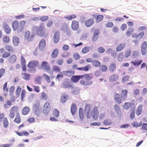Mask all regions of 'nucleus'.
<instances>
[{
    "label": "nucleus",
    "instance_id": "obj_22",
    "mask_svg": "<svg viewBox=\"0 0 147 147\" xmlns=\"http://www.w3.org/2000/svg\"><path fill=\"white\" fill-rule=\"evenodd\" d=\"M69 97L68 94L65 93H64L61 97V101L62 103H64Z\"/></svg>",
    "mask_w": 147,
    "mask_h": 147
},
{
    "label": "nucleus",
    "instance_id": "obj_35",
    "mask_svg": "<svg viewBox=\"0 0 147 147\" xmlns=\"http://www.w3.org/2000/svg\"><path fill=\"white\" fill-rule=\"evenodd\" d=\"M59 51L57 49H54L52 52L51 56L53 58H55L57 57L59 53Z\"/></svg>",
    "mask_w": 147,
    "mask_h": 147
},
{
    "label": "nucleus",
    "instance_id": "obj_54",
    "mask_svg": "<svg viewBox=\"0 0 147 147\" xmlns=\"http://www.w3.org/2000/svg\"><path fill=\"white\" fill-rule=\"evenodd\" d=\"M135 107H134V109L131 111L130 114V117L131 119H133L135 117Z\"/></svg>",
    "mask_w": 147,
    "mask_h": 147
},
{
    "label": "nucleus",
    "instance_id": "obj_7",
    "mask_svg": "<svg viewBox=\"0 0 147 147\" xmlns=\"http://www.w3.org/2000/svg\"><path fill=\"white\" fill-rule=\"evenodd\" d=\"M40 68L47 72H49L51 70V67L49 63L46 61H43L41 62Z\"/></svg>",
    "mask_w": 147,
    "mask_h": 147
},
{
    "label": "nucleus",
    "instance_id": "obj_41",
    "mask_svg": "<svg viewBox=\"0 0 147 147\" xmlns=\"http://www.w3.org/2000/svg\"><path fill=\"white\" fill-rule=\"evenodd\" d=\"M18 107L17 106H15L12 107L10 109L9 111L15 114V113H18Z\"/></svg>",
    "mask_w": 147,
    "mask_h": 147
},
{
    "label": "nucleus",
    "instance_id": "obj_25",
    "mask_svg": "<svg viewBox=\"0 0 147 147\" xmlns=\"http://www.w3.org/2000/svg\"><path fill=\"white\" fill-rule=\"evenodd\" d=\"M46 42L44 39H42L40 42L39 45V48L40 49L43 50L45 48Z\"/></svg>",
    "mask_w": 147,
    "mask_h": 147
},
{
    "label": "nucleus",
    "instance_id": "obj_15",
    "mask_svg": "<svg viewBox=\"0 0 147 147\" xmlns=\"http://www.w3.org/2000/svg\"><path fill=\"white\" fill-rule=\"evenodd\" d=\"M147 43L146 41L143 42L141 46V52L142 55H145L146 53Z\"/></svg>",
    "mask_w": 147,
    "mask_h": 147
},
{
    "label": "nucleus",
    "instance_id": "obj_60",
    "mask_svg": "<svg viewBox=\"0 0 147 147\" xmlns=\"http://www.w3.org/2000/svg\"><path fill=\"white\" fill-rule=\"evenodd\" d=\"M131 52V50L129 49H127L125 53V57L127 58L130 55Z\"/></svg>",
    "mask_w": 147,
    "mask_h": 147
},
{
    "label": "nucleus",
    "instance_id": "obj_36",
    "mask_svg": "<svg viewBox=\"0 0 147 147\" xmlns=\"http://www.w3.org/2000/svg\"><path fill=\"white\" fill-rule=\"evenodd\" d=\"M76 105L74 103H73L71 107V112L73 115H74L76 111Z\"/></svg>",
    "mask_w": 147,
    "mask_h": 147
},
{
    "label": "nucleus",
    "instance_id": "obj_11",
    "mask_svg": "<svg viewBox=\"0 0 147 147\" xmlns=\"http://www.w3.org/2000/svg\"><path fill=\"white\" fill-rule=\"evenodd\" d=\"M144 34V32H142L138 34L134 33L132 34V36L134 38H136L139 40H141L143 38Z\"/></svg>",
    "mask_w": 147,
    "mask_h": 147
},
{
    "label": "nucleus",
    "instance_id": "obj_19",
    "mask_svg": "<svg viewBox=\"0 0 147 147\" xmlns=\"http://www.w3.org/2000/svg\"><path fill=\"white\" fill-rule=\"evenodd\" d=\"M81 79H82V75L74 76L71 78L72 81L75 83L78 82Z\"/></svg>",
    "mask_w": 147,
    "mask_h": 147
},
{
    "label": "nucleus",
    "instance_id": "obj_3",
    "mask_svg": "<svg viewBox=\"0 0 147 147\" xmlns=\"http://www.w3.org/2000/svg\"><path fill=\"white\" fill-rule=\"evenodd\" d=\"M128 91L126 89H123L121 90V96L119 94L115 93L114 94V99L115 101L119 104L122 102L121 99L125 100L127 97Z\"/></svg>",
    "mask_w": 147,
    "mask_h": 147
},
{
    "label": "nucleus",
    "instance_id": "obj_8",
    "mask_svg": "<svg viewBox=\"0 0 147 147\" xmlns=\"http://www.w3.org/2000/svg\"><path fill=\"white\" fill-rule=\"evenodd\" d=\"M51 106L50 103L47 102L45 103L43 106V112L45 115H47L50 111Z\"/></svg>",
    "mask_w": 147,
    "mask_h": 147
},
{
    "label": "nucleus",
    "instance_id": "obj_21",
    "mask_svg": "<svg viewBox=\"0 0 147 147\" xmlns=\"http://www.w3.org/2000/svg\"><path fill=\"white\" fill-rule=\"evenodd\" d=\"M126 44L125 43H121L118 45L116 47V51L119 52L123 50L125 47Z\"/></svg>",
    "mask_w": 147,
    "mask_h": 147
},
{
    "label": "nucleus",
    "instance_id": "obj_32",
    "mask_svg": "<svg viewBox=\"0 0 147 147\" xmlns=\"http://www.w3.org/2000/svg\"><path fill=\"white\" fill-rule=\"evenodd\" d=\"M90 66L89 65H87L84 67H79L77 68V69L78 70H82L85 71H88L89 69L90 68Z\"/></svg>",
    "mask_w": 147,
    "mask_h": 147
},
{
    "label": "nucleus",
    "instance_id": "obj_17",
    "mask_svg": "<svg viewBox=\"0 0 147 147\" xmlns=\"http://www.w3.org/2000/svg\"><path fill=\"white\" fill-rule=\"evenodd\" d=\"M72 29L74 30H77L79 27L78 22L76 20H74L72 21L71 25Z\"/></svg>",
    "mask_w": 147,
    "mask_h": 147
},
{
    "label": "nucleus",
    "instance_id": "obj_18",
    "mask_svg": "<svg viewBox=\"0 0 147 147\" xmlns=\"http://www.w3.org/2000/svg\"><path fill=\"white\" fill-rule=\"evenodd\" d=\"M40 104L39 103H36L34 105L33 108V111L35 114L38 115L39 113V108Z\"/></svg>",
    "mask_w": 147,
    "mask_h": 147
},
{
    "label": "nucleus",
    "instance_id": "obj_2",
    "mask_svg": "<svg viewBox=\"0 0 147 147\" xmlns=\"http://www.w3.org/2000/svg\"><path fill=\"white\" fill-rule=\"evenodd\" d=\"M33 29L35 32V34L40 37H46L48 35L47 32L45 31V29L43 24H41L38 26H35Z\"/></svg>",
    "mask_w": 147,
    "mask_h": 147
},
{
    "label": "nucleus",
    "instance_id": "obj_14",
    "mask_svg": "<svg viewBox=\"0 0 147 147\" xmlns=\"http://www.w3.org/2000/svg\"><path fill=\"white\" fill-rule=\"evenodd\" d=\"M119 77L117 74H114L111 75L109 77V80L111 82H113L117 81L119 79Z\"/></svg>",
    "mask_w": 147,
    "mask_h": 147
},
{
    "label": "nucleus",
    "instance_id": "obj_38",
    "mask_svg": "<svg viewBox=\"0 0 147 147\" xmlns=\"http://www.w3.org/2000/svg\"><path fill=\"white\" fill-rule=\"evenodd\" d=\"M42 78V77L41 76H37L35 78L34 81L36 84H41V80Z\"/></svg>",
    "mask_w": 147,
    "mask_h": 147
},
{
    "label": "nucleus",
    "instance_id": "obj_44",
    "mask_svg": "<svg viewBox=\"0 0 147 147\" xmlns=\"http://www.w3.org/2000/svg\"><path fill=\"white\" fill-rule=\"evenodd\" d=\"M79 115L80 118L81 120H83L84 119V116L83 111L81 108H80L79 109Z\"/></svg>",
    "mask_w": 147,
    "mask_h": 147
},
{
    "label": "nucleus",
    "instance_id": "obj_29",
    "mask_svg": "<svg viewBox=\"0 0 147 147\" xmlns=\"http://www.w3.org/2000/svg\"><path fill=\"white\" fill-rule=\"evenodd\" d=\"M21 119L20 115L18 113H16L14 121L16 123L19 124L21 123Z\"/></svg>",
    "mask_w": 147,
    "mask_h": 147
},
{
    "label": "nucleus",
    "instance_id": "obj_27",
    "mask_svg": "<svg viewBox=\"0 0 147 147\" xmlns=\"http://www.w3.org/2000/svg\"><path fill=\"white\" fill-rule=\"evenodd\" d=\"M116 68V65L115 63H113L110 64L109 67V70L111 73L113 72Z\"/></svg>",
    "mask_w": 147,
    "mask_h": 147
},
{
    "label": "nucleus",
    "instance_id": "obj_37",
    "mask_svg": "<svg viewBox=\"0 0 147 147\" xmlns=\"http://www.w3.org/2000/svg\"><path fill=\"white\" fill-rule=\"evenodd\" d=\"M4 30L7 34L10 33L11 29L10 27L7 24H5L4 27Z\"/></svg>",
    "mask_w": 147,
    "mask_h": 147
},
{
    "label": "nucleus",
    "instance_id": "obj_28",
    "mask_svg": "<svg viewBox=\"0 0 147 147\" xmlns=\"http://www.w3.org/2000/svg\"><path fill=\"white\" fill-rule=\"evenodd\" d=\"M135 104L131 103L130 102H126L124 103L123 105V108L126 110H128L132 105H134Z\"/></svg>",
    "mask_w": 147,
    "mask_h": 147
},
{
    "label": "nucleus",
    "instance_id": "obj_59",
    "mask_svg": "<svg viewBox=\"0 0 147 147\" xmlns=\"http://www.w3.org/2000/svg\"><path fill=\"white\" fill-rule=\"evenodd\" d=\"M129 76H125L123 77L122 79V82H125L129 80Z\"/></svg>",
    "mask_w": 147,
    "mask_h": 147
},
{
    "label": "nucleus",
    "instance_id": "obj_42",
    "mask_svg": "<svg viewBox=\"0 0 147 147\" xmlns=\"http://www.w3.org/2000/svg\"><path fill=\"white\" fill-rule=\"evenodd\" d=\"M30 111V109L28 107H25L23 108L22 111V114L26 115L28 114Z\"/></svg>",
    "mask_w": 147,
    "mask_h": 147
},
{
    "label": "nucleus",
    "instance_id": "obj_47",
    "mask_svg": "<svg viewBox=\"0 0 147 147\" xmlns=\"http://www.w3.org/2000/svg\"><path fill=\"white\" fill-rule=\"evenodd\" d=\"M2 39L3 41L5 43H8L10 42V38L8 36H3V37Z\"/></svg>",
    "mask_w": 147,
    "mask_h": 147
},
{
    "label": "nucleus",
    "instance_id": "obj_61",
    "mask_svg": "<svg viewBox=\"0 0 147 147\" xmlns=\"http://www.w3.org/2000/svg\"><path fill=\"white\" fill-rule=\"evenodd\" d=\"M142 125L141 129L142 130L147 131V123H143Z\"/></svg>",
    "mask_w": 147,
    "mask_h": 147
},
{
    "label": "nucleus",
    "instance_id": "obj_62",
    "mask_svg": "<svg viewBox=\"0 0 147 147\" xmlns=\"http://www.w3.org/2000/svg\"><path fill=\"white\" fill-rule=\"evenodd\" d=\"M76 16L75 14H74L72 15H70L69 16H66L65 17V18L69 20H70L72 19L73 18H76Z\"/></svg>",
    "mask_w": 147,
    "mask_h": 147
},
{
    "label": "nucleus",
    "instance_id": "obj_40",
    "mask_svg": "<svg viewBox=\"0 0 147 147\" xmlns=\"http://www.w3.org/2000/svg\"><path fill=\"white\" fill-rule=\"evenodd\" d=\"M22 78L26 80H30V75L26 73H22Z\"/></svg>",
    "mask_w": 147,
    "mask_h": 147
},
{
    "label": "nucleus",
    "instance_id": "obj_12",
    "mask_svg": "<svg viewBox=\"0 0 147 147\" xmlns=\"http://www.w3.org/2000/svg\"><path fill=\"white\" fill-rule=\"evenodd\" d=\"M39 63L38 61L36 60H32L29 62L27 66L29 68H34L38 66Z\"/></svg>",
    "mask_w": 147,
    "mask_h": 147
},
{
    "label": "nucleus",
    "instance_id": "obj_58",
    "mask_svg": "<svg viewBox=\"0 0 147 147\" xmlns=\"http://www.w3.org/2000/svg\"><path fill=\"white\" fill-rule=\"evenodd\" d=\"M20 63L21 65L26 64V61L23 56H21L20 58Z\"/></svg>",
    "mask_w": 147,
    "mask_h": 147
},
{
    "label": "nucleus",
    "instance_id": "obj_43",
    "mask_svg": "<svg viewBox=\"0 0 147 147\" xmlns=\"http://www.w3.org/2000/svg\"><path fill=\"white\" fill-rule=\"evenodd\" d=\"M92 64L93 66L96 67H98L101 65L100 62L97 60H94L92 62Z\"/></svg>",
    "mask_w": 147,
    "mask_h": 147
},
{
    "label": "nucleus",
    "instance_id": "obj_55",
    "mask_svg": "<svg viewBox=\"0 0 147 147\" xmlns=\"http://www.w3.org/2000/svg\"><path fill=\"white\" fill-rule=\"evenodd\" d=\"M142 124V122L141 121L140 123L139 124L138 122L136 121H134L132 124V125L135 127H138L140 126Z\"/></svg>",
    "mask_w": 147,
    "mask_h": 147
},
{
    "label": "nucleus",
    "instance_id": "obj_30",
    "mask_svg": "<svg viewBox=\"0 0 147 147\" xmlns=\"http://www.w3.org/2000/svg\"><path fill=\"white\" fill-rule=\"evenodd\" d=\"M13 45L16 46H18L20 42L19 39L17 36H14L13 38Z\"/></svg>",
    "mask_w": 147,
    "mask_h": 147
},
{
    "label": "nucleus",
    "instance_id": "obj_13",
    "mask_svg": "<svg viewBox=\"0 0 147 147\" xmlns=\"http://www.w3.org/2000/svg\"><path fill=\"white\" fill-rule=\"evenodd\" d=\"M100 34V30L98 29H95L92 37L93 42L96 41L98 39Z\"/></svg>",
    "mask_w": 147,
    "mask_h": 147
},
{
    "label": "nucleus",
    "instance_id": "obj_53",
    "mask_svg": "<svg viewBox=\"0 0 147 147\" xmlns=\"http://www.w3.org/2000/svg\"><path fill=\"white\" fill-rule=\"evenodd\" d=\"M100 69L102 72H106L108 70V68L106 65H102L100 67Z\"/></svg>",
    "mask_w": 147,
    "mask_h": 147
},
{
    "label": "nucleus",
    "instance_id": "obj_20",
    "mask_svg": "<svg viewBox=\"0 0 147 147\" xmlns=\"http://www.w3.org/2000/svg\"><path fill=\"white\" fill-rule=\"evenodd\" d=\"M80 83L81 85L83 86H90L92 84V81H87L84 80H80Z\"/></svg>",
    "mask_w": 147,
    "mask_h": 147
},
{
    "label": "nucleus",
    "instance_id": "obj_26",
    "mask_svg": "<svg viewBox=\"0 0 147 147\" xmlns=\"http://www.w3.org/2000/svg\"><path fill=\"white\" fill-rule=\"evenodd\" d=\"M64 75L68 77H70L74 74L75 71L72 70L63 71Z\"/></svg>",
    "mask_w": 147,
    "mask_h": 147
},
{
    "label": "nucleus",
    "instance_id": "obj_64",
    "mask_svg": "<svg viewBox=\"0 0 147 147\" xmlns=\"http://www.w3.org/2000/svg\"><path fill=\"white\" fill-rule=\"evenodd\" d=\"M98 51L99 53H104L105 51V49L102 47H100L98 48Z\"/></svg>",
    "mask_w": 147,
    "mask_h": 147
},
{
    "label": "nucleus",
    "instance_id": "obj_1",
    "mask_svg": "<svg viewBox=\"0 0 147 147\" xmlns=\"http://www.w3.org/2000/svg\"><path fill=\"white\" fill-rule=\"evenodd\" d=\"M26 24L25 20H22L19 22L17 20H15L12 23V26L14 31H17L18 32H22Z\"/></svg>",
    "mask_w": 147,
    "mask_h": 147
},
{
    "label": "nucleus",
    "instance_id": "obj_16",
    "mask_svg": "<svg viewBox=\"0 0 147 147\" xmlns=\"http://www.w3.org/2000/svg\"><path fill=\"white\" fill-rule=\"evenodd\" d=\"M59 40V32L58 30L55 32L53 37V40L55 43H57Z\"/></svg>",
    "mask_w": 147,
    "mask_h": 147
},
{
    "label": "nucleus",
    "instance_id": "obj_34",
    "mask_svg": "<svg viewBox=\"0 0 147 147\" xmlns=\"http://www.w3.org/2000/svg\"><path fill=\"white\" fill-rule=\"evenodd\" d=\"M17 59L16 56L14 55H12L9 57V61L11 63H13L16 61Z\"/></svg>",
    "mask_w": 147,
    "mask_h": 147
},
{
    "label": "nucleus",
    "instance_id": "obj_31",
    "mask_svg": "<svg viewBox=\"0 0 147 147\" xmlns=\"http://www.w3.org/2000/svg\"><path fill=\"white\" fill-rule=\"evenodd\" d=\"M82 79L85 78L86 80L87 81H90L92 78V75L88 74H85L82 75Z\"/></svg>",
    "mask_w": 147,
    "mask_h": 147
},
{
    "label": "nucleus",
    "instance_id": "obj_4",
    "mask_svg": "<svg viewBox=\"0 0 147 147\" xmlns=\"http://www.w3.org/2000/svg\"><path fill=\"white\" fill-rule=\"evenodd\" d=\"M35 36L36 34L34 33H31L30 31L27 30L25 33L24 38L28 42L32 41Z\"/></svg>",
    "mask_w": 147,
    "mask_h": 147
},
{
    "label": "nucleus",
    "instance_id": "obj_56",
    "mask_svg": "<svg viewBox=\"0 0 147 147\" xmlns=\"http://www.w3.org/2000/svg\"><path fill=\"white\" fill-rule=\"evenodd\" d=\"M11 55V53L8 52H4L2 55V57L3 58H6L9 57Z\"/></svg>",
    "mask_w": 147,
    "mask_h": 147
},
{
    "label": "nucleus",
    "instance_id": "obj_51",
    "mask_svg": "<svg viewBox=\"0 0 147 147\" xmlns=\"http://www.w3.org/2000/svg\"><path fill=\"white\" fill-rule=\"evenodd\" d=\"M53 114L55 117H58L59 116V110L57 109H55L53 112Z\"/></svg>",
    "mask_w": 147,
    "mask_h": 147
},
{
    "label": "nucleus",
    "instance_id": "obj_48",
    "mask_svg": "<svg viewBox=\"0 0 147 147\" xmlns=\"http://www.w3.org/2000/svg\"><path fill=\"white\" fill-rule=\"evenodd\" d=\"M104 16L102 15H97L96 18V23H99L103 20Z\"/></svg>",
    "mask_w": 147,
    "mask_h": 147
},
{
    "label": "nucleus",
    "instance_id": "obj_57",
    "mask_svg": "<svg viewBox=\"0 0 147 147\" xmlns=\"http://www.w3.org/2000/svg\"><path fill=\"white\" fill-rule=\"evenodd\" d=\"M15 90V87L14 86H11L9 89V95H12L14 93Z\"/></svg>",
    "mask_w": 147,
    "mask_h": 147
},
{
    "label": "nucleus",
    "instance_id": "obj_50",
    "mask_svg": "<svg viewBox=\"0 0 147 147\" xmlns=\"http://www.w3.org/2000/svg\"><path fill=\"white\" fill-rule=\"evenodd\" d=\"M3 127L5 128H7L9 125V122L7 118H5L3 120Z\"/></svg>",
    "mask_w": 147,
    "mask_h": 147
},
{
    "label": "nucleus",
    "instance_id": "obj_39",
    "mask_svg": "<svg viewBox=\"0 0 147 147\" xmlns=\"http://www.w3.org/2000/svg\"><path fill=\"white\" fill-rule=\"evenodd\" d=\"M52 71L53 72H60L61 71V69L59 66L57 65H54L53 67Z\"/></svg>",
    "mask_w": 147,
    "mask_h": 147
},
{
    "label": "nucleus",
    "instance_id": "obj_9",
    "mask_svg": "<svg viewBox=\"0 0 147 147\" xmlns=\"http://www.w3.org/2000/svg\"><path fill=\"white\" fill-rule=\"evenodd\" d=\"M63 86L64 88L70 89L73 88L71 84L70 80L68 79H65L63 82Z\"/></svg>",
    "mask_w": 147,
    "mask_h": 147
},
{
    "label": "nucleus",
    "instance_id": "obj_23",
    "mask_svg": "<svg viewBox=\"0 0 147 147\" xmlns=\"http://www.w3.org/2000/svg\"><path fill=\"white\" fill-rule=\"evenodd\" d=\"M143 105L142 104H140L137 107L136 111V113L137 116H140L142 114L143 111Z\"/></svg>",
    "mask_w": 147,
    "mask_h": 147
},
{
    "label": "nucleus",
    "instance_id": "obj_6",
    "mask_svg": "<svg viewBox=\"0 0 147 147\" xmlns=\"http://www.w3.org/2000/svg\"><path fill=\"white\" fill-rule=\"evenodd\" d=\"M90 114L91 116L92 115V116L93 119L95 120H96L98 119L99 114L98 107L96 106H94L92 111H91Z\"/></svg>",
    "mask_w": 147,
    "mask_h": 147
},
{
    "label": "nucleus",
    "instance_id": "obj_5",
    "mask_svg": "<svg viewBox=\"0 0 147 147\" xmlns=\"http://www.w3.org/2000/svg\"><path fill=\"white\" fill-rule=\"evenodd\" d=\"M10 98L11 101L9 100H7L6 103L4 104L3 107L5 109H7L10 108V106L12 105L11 102H13L15 101V97L14 96L11 95Z\"/></svg>",
    "mask_w": 147,
    "mask_h": 147
},
{
    "label": "nucleus",
    "instance_id": "obj_45",
    "mask_svg": "<svg viewBox=\"0 0 147 147\" xmlns=\"http://www.w3.org/2000/svg\"><path fill=\"white\" fill-rule=\"evenodd\" d=\"M134 31V29L133 28H129L126 31V34L127 36H129L131 35L132 33H133Z\"/></svg>",
    "mask_w": 147,
    "mask_h": 147
},
{
    "label": "nucleus",
    "instance_id": "obj_63",
    "mask_svg": "<svg viewBox=\"0 0 147 147\" xmlns=\"http://www.w3.org/2000/svg\"><path fill=\"white\" fill-rule=\"evenodd\" d=\"M103 124L106 125H110L111 123V121L109 119H105L103 122Z\"/></svg>",
    "mask_w": 147,
    "mask_h": 147
},
{
    "label": "nucleus",
    "instance_id": "obj_49",
    "mask_svg": "<svg viewBox=\"0 0 147 147\" xmlns=\"http://www.w3.org/2000/svg\"><path fill=\"white\" fill-rule=\"evenodd\" d=\"M114 109L118 115L121 114V111L119 107L117 105L114 106Z\"/></svg>",
    "mask_w": 147,
    "mask_h": 147
},
{
    "label": "nucleus",
    "instance_id": "obj_46",
    "mask_svg": "<svg viewBox=\"0 0 147 147\" xmlns=\"http://www.w3.org/2000/svg\"><path fill=\"white\" fill-rule=\"evenodd\" d=\"M5 49L9 52H12L13 51V47L9 45H6L5 47Z\"/></svg>",
    "mask_w": 147,
    "mask_h": 147
},
{
    "label": "nucleus",
    "instance_id": "obj_24",
    "mask_svg": "<svg viewBox=\"0 0 147 147\" xmlns=\"http://www.w3.org/2000/svg\"><path fill=\"white\" fill-rule=\"evenodd\" d=\"M94 20L93 19L90 18L87 20L85 22V26L87 27L91 26L94 24Z\"/></svg>",
    "mask_w": 147,
    "mask_h": 147
},
{
    "label": "nucleus",
    "instance_id": "obj_33",
    "mask_svg": "<svg viewBox=\"0 0 147 147\" xmlns=\"http://www.w3.org/2000/svg\"><path fill=\"white\" fill-rule=\"evenodd\" d=\"M143 61L142 59L136 60L132 61L131 63L135 66H138L142 63Z\"/></svg>",
    "mask_w": 147,
    "mask_h": 147
},
{
    "label": "nucleus",
    "instance_id": "obj_10",
    "mask_svg": "<svg viewBox=\"0 0 147 147\" xmlns=\"http://www.w3.org/2000/svg\"><path fill=\"white\" fill-rule=\"evenodd\" d=\"M90 105L89 104H87L84 108V113L87 118L89 119L91 117V112L90 111Z\"/></svg>",
    "mask_w": 147,
    "mask_h": 147
},
{
    "label": "nucleus",
    "instance_id": "obj_52",
    "mask_svg": "<svg viewBox=\"0 0 147 147\" xmlns=\"http://www.w3.org/2000/svg\"><path fill=\"white\" fill-rule=\"evenodd\" d=\"M90 50V47L86 46L84 47L82 50V52L83 54H86Z\"/></svg>",
    "mask_w": 147,
    "mask_h": 147
}]
</instances>
